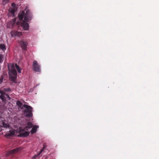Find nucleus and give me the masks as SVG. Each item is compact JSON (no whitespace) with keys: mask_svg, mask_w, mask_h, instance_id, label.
Segmentation results:
<instances>
[{"mask_svg":"<svg viewBox=\"0 0 159 159\" xmlns=\"http://www.w3.org/2000/svg\"><path fill=\"white\" fill-rule=\"evenodd\" d=\"M32 67L33 70L34 71L38 72L40 71V66L36 61L34 60L33 62Z\"/></svg>","mask_w":159,"mask_h":159,"instance_id":"423d86ee","label":"nucleus"},{"mask_svg":"<svg viewBox=\"0 0 159 159\" xmlns=\"http://www.w3.org/2000/svg\"><path fill=\"white\" fill-rule=\"evenodd\" d=\"M11 34L12 37H14L16 36L19 37L22 35V33L21 32L16 31H12L11 32Z\"/></svg>","mask_w":159,"mask_h":159,"instance_id":"6e6552de","label":"nucleus"},{"mask_svg":"<svg viewBox=\"0 0 159 159\" xmlns=\"http://www.w3.org/2000/svg\"><path fill=\"white\" fill-rule=\"evenodd\" d=\"M11 91V89L9 88H4L3 89L0 88V98L5 103H6L7 98L8 99V100H10L11 99V98L9 95L6 93L5 92H10Z\"/></svg>","mask_w":159,"mask_h":159,"instance_id":"7ed1b4c3","label":"nucleus"},{"mask_svg":"<svg viewBox=\"0 0 159 159\" xmlns=\"http://www.w3.org/2000/svg\"><path fill=\"white\" fill-rule=\"evenodd\" d=\"M45 148L46 147L45 146H44L43 147V148L41 150L40 152L37 155H34L33 157V158L34 159H36V157L40 154Z\"/></svg>","mask_w":159,"mask_h":159,"instance_id":"f8f14e48","label":"nucleus"},{"mask_svg":"<svg viewBox=\"0 0 159 159\" xmlns=\"http://www.w3.org/2000/svg\"><path fill=\"white\" fill-rule=\"evenodd\" d=\"M9 2V0H3V2L4 3H6Z\"/></svg>","mask_w":159,"mask_h":159,"instance_id":"6ab92c4d","label":"nucleus"},{"mask_svg":"<svg viewBox=\"0 0 159 159\" xmlns=\"http://www.w3.org/2000/svg\"><path fill=\"white\" fill-rule=\"evenodd\" d=\"M8 11L9 12L12 14H14L15 12V9L12 8H10L9 9Z\"/></svg>","mask_w":159,"mask_h":159,"instance_id":"2eb2a0df","label":"nucleus"},{"mask_svg":"<svg viewBox=\"0 0 159 159\" xmlns=\"http://www.w3.org/2000/svg\"><path fill=\"white\" fill-rule=\"evenodd\" d=\"M33 126L32 123L30 122H28L27 123V126L24 129L21 127H19L17 130V132L19 133V134L18 136L20 137H25L28 136L30 134V132L28 131H25V130H28Z\"/></svg>","mask_w":159,"mask_h":159,"instance_id":"f03ea898","label":"nucleus"},{"mask_svg":"<svg viewBox=\"0 0 159 159\" xmlns=\"http://www.w3.org/2000/svg\"><path fill=\"white\" fill-rule=\"evenodd\" d=\"M9 75L10 80L13 82L16 83L17 76L16 70L15 69H12L10 71Z\"/></svg>","mask_w":159,"mask_h":159,"instance_id":"39448f33","label":"nucleus"},{"mask_svg":"<svg viewBox=\"0 0 159 159\" xmlns=\"http://www.w3.org/2000/svg\"><path fill=\"white\" fill-rule=\"evenodd\" d=\"M39 127L38 125H34L33 126L32 129L31 130V134H33L37 132V129Z\"/></svg>","mask_w":159,"mask_h":159,"instance_id":"9b49d317","label":"nucleus"},{"mask_svg":"<svg viewBox=\"0 0 159 159\" xmlns=\"http://www.w3.org/2000/svg\"><path fill=\"white\" fill-rule=\"evenodd\" d=\"M16 18H14L13 19V21H14V22L16 21Z\"/></svg>","mask_w":159,"mask_h":159,"instance_id":"4be33fe9","label":"nucleus"},{"mask_svg":"<svg viewBox=\"0 0 159 159\" xmlns=\"http://www.w3.org/2000/svg\"><path fill=\"white\" fill-rule=\"evenodd\" d=\"M28 43L27 41L25 40L22 39L20 42V46L23 50L25 51L27 50V47Z\"/></svg>","mask_w":159,"mask_h":159,"instance_id":"0eeeda50","label":"nucleus"},{"mask_svg":"<svg viewBox=\"0 0 159 159\" xmlns=\"http://www.w3.org/2000/svg\"><path fill=\"white\" fill-rule=\"evenodd\" d=\"M3 80V77H2L0 79V82L1 83L2 82Z\"/></svg>","mask_w":159,"mask_h":159,"instance_id":"aec40b11","label":"nucleus"},{"mask_svg":"<svg viewBox=\"0 0 159 159\" xmlns=\"http://www.w3.org/2000/svg\"><path fill=\"white\" fill-rule=\"evenodd\" d=\"M16 5L14 3H11V6L13 7H15Z\"/></svg>","mask_w":159,"mask_h":159,"instance_id":"412c9836","label":"nucleus"},{"mask_svg":"<svg viewBox=\"0 0 159 159\" xmlns=\"http://www.w3.org/2000/svg\"><path fill=\"white\" fill-rule=\"evenodd\" d=\"M15 67H16L18 72L19 73H20L21 69L20 67L18 65H17V64H16V65H15Z\"/></svg>","mask_w":159,"mask_h":159,"instance_id":"4468645a","label":"nucleus"},{"mask_svg":"<svg viewBox=\"0 0 159 159\" xmlns=\"http://www.w3.org/2000/svg\"><path fill=\"white\" fill-rule=\"evenodd\" d=\"M18 17L20 21L22 20L21 25L23 29L25 30H28L29 26L28 22L30 21L33 18V14L30 11L25 8L24 11H22L18 14Z\"/></svg>","mask_w":159,"mask_h":159,"instance_id":"f257e3e1","label":"nucleus"},{"mask_svg":"<svg viewBox=\"0 0 159 159\" xmlns=\"http://www.w3.org/2000/svg\"><path fill=\"white\" fill-rule=\"evenodd\" d=\"M16 104L20 107H21L23 105L22 102L20 101H17L16 102Z\"/></svg>","mask_w":159,"mask_h":159,"instance_id":"dca6fc26","label":"nucleus"},{"mask_svg":"<svg viewBox=\"0 0 159 159\" xmlns=\"http://www.w3.org/2000/svg\"><path fill=\"white\" fill-rule=\"evenodd\" d=\"M15 131L14 130H10L7 131L5 135V136L7 138L8 137L14 135L15 134Z\"/></svg>","mask_w":159,"mask_h":159,"instance_id":"9d476101","label":"nucleus"},{"mask_svg":"<svg viewBox=\"0 0 159 159\" xmlns=\"http://www.w3.org/2000/svg\"><path fill=\"white\" fill-rule=\"evenodd\" d=\"M23 107L26 108L25 112L27 113L26 115V116L28 117H32V107L30 106L25 104L24 105Z\"/></svg>","mask_w":159,"mask_h":159,"instance_id":"20e7f679","label":"nucleus"},{"mask_svg":"<svg viewBox=\"0 0 159 159\" xmlns=\"http://www.w3.org/2000/svg\"><path fill=\"white\" fill-rule=\"evenodd\" d=\"M20 150V148H17L13 149H12L11 151L8 152L6 154V155L7 156H9L11 154H13L16 152H17Z\"/></svg>","mask_w":159,"mask_h":159,"instance_id":"1a4fd4ad","label":"nucleus"},{"mask_svg":"<svg viewBox=\"0 0 159 159\" xmlns=\"http://www.w3.org/2000/svg\"><path fill=\"white\" fill-rule=\"evenodd\" d=\"M3 56L2 54H0V63H2L3 61Z\"/></svg>","mask_w":159,"mask_h":159,"instance_id":"a211bd4d","label":"nucleus"},{"mask_svg":"<svg viewBox=\"0 0 159 159\" xmlns=\"http://www.w3.org/2000/svg\"><path fill=\"white\" fill-rule=\"evenodd\" d=\"M3 127L6 128H7L9 127V125L8 124H7L5 123H4V122H3Z\"/></svg>","mask_w":159,"mask_h":159,"instance_id":"f3484780","label":"nucleus"},{"mask_svg":"<svg viewBox=\"0 0 159 159\" xmlns=\"http://www.w3.org/2000/svg\"><path fill=\"white\" fill-rule=\"evenodd\" d=\"M0 49L4 51L5 50L6 48L5 45L3 44H0Z\"/></svg>","mask_w":159,"mask_h":159,"instance_id":"ddd939ff","label":"nucleus"}]
</instances>
